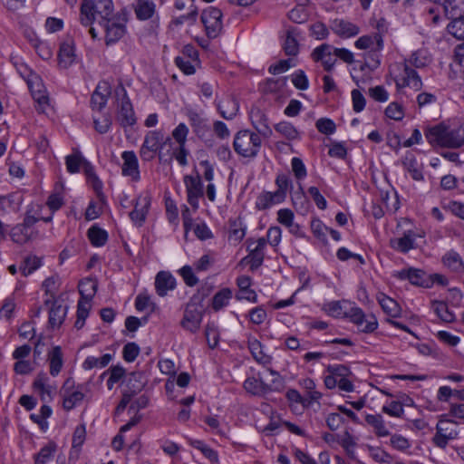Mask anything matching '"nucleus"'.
Segmentation results:
<instances>
[{
	"label": "nucleus",
	"instance_id": "1",
	"mask_svg": "<svg viewBox=\"0 0 464 464\" xmlns=\"http://www.w3.org/2000/svg\"><path fill=\"white\" fill-rule=\"evenodd\" d=\"M322 310L329 316L349 319L362 332H372L378 326L373 315L366 316L361 308L347 300L326 302Z\"/></svg>",
	"mask_w": 464,
	"mask_h": 464
},
{
	"label": "nucleus",
	"instance_id": "2",
	"mask_svg": "<svg viewBox=\"0 0 464 464\" xmlns=\"http://www.w3.org/2000/svg\"><path fill=\"white\" fill-rule=\"evenodd\" d=\"M391 75L395 82L397 92L406 95L407 90L417 92L421 90L423 82L416 71L404 65L391 68Z\"/></svg>",
	"mask_w": 464,
	"mask_h": 464
},
{
	"label": "nucleus",
	"instance_id": "3",
	"mask_svg": "<svg viewBox=\"0 0 464 464\" xmlns=\"http://www.w3.org/2000/svg\"><path fill=\"white\" fill-rule=\"evenodd\" d=\"M404 224L409 225L401 236L392 238L390 245L392 248L401 253H408L420 246V240L424 239L425 233L420 228L414 227L409 220H404Z\"/></svg>",
	"mask_w": 464,
	"mask_h": 464
},
{
	"label": "nucleus",
	"instance_id": "4",
	"mask_svg": "<svg viewBox=\"0 0 464 464\" xmlns=\"http://www.w3.org/2000/svg\"><path fill=\"white\" fill-rule=\"evenodd\" d=\"M113 11L112 1L108 11L103 12V8L97 3H90L89 7L84 10V1L81 5L80 20L84 27L92 26L95 22L105 29H110V16Z\"/></svg>",
	"mask_w": 464,
	"mask_h": 464
},
{
	"label": "nucleus",
	"instance_id": "5",
	"mask_svg": "<svg viewBox=\"0 0 464 464\" xmlns=\"http://www.w3.org/2000/svg\"><path fill=\"white\" fill-rule=\"evenodd\" d=\"M349 371L342 365L329 366L324 373V386L333 390L338 387L340 390L347 392H353L354 386L348 378Z\"/></svg>",
	"mask_w": 464,
	"mask_h": 464
},
{
	"label": "nucleus",
	"instance_id": "6",
	"mask_svg": "<svg viewBox=\"0 0 464 464\" xmlns=\"http://www.w3.org/2000/svg\"><path fill=\"white\" fill-rule=\"evenodd\" d=\"M260 136L249 130L239 131L234 140V148L236 151L246 158L256 156L260 150Z\"/></svg>",
	"mask_w": 464,
	"mask_h": 464
},
{
	"label": "nucleus",
	"instance_id": "7",
	"mask_svg": "<svg viewBox=\"0 0 464 464\" xmlns=\"http://www.w3.org/2000/svg\"><path fill=\"white\" fill-rule=\"evenodd\" d=\"M39 113L47 114L53 109L47 90L42 79L36 75L29 78L26 82Z\"/></svg>",
	"mask_w": 464,
	"mask_h": 464
},
{
	"label": "nucleus",
	"instance_id": "8",
	"mask_svg": "<svg viewBox=\"0 0 464 464\" xmlns=\"http://www.w3.org/2000/svg\"><path fill=\"white\" fill-rule=\"evenodd\" d=\"M425 136L433 146L459 147L460 140L456 139V130H450L442 124L429 128Z\"/></svg>",
	"mask_w": 464,
	"mask_h": 464
},
{
	"label": "nucleus",
	"instance_id": "9",
	"mask_svg": "<svg viewBox=\"0 0 464 464\" xmlns=\"http://www.w3.org/2000/svg\"><path fill=\"white\" fill-rule=\"evenodd\" d=\"M392 277L399 281H409L411 285L430 287L431 279L423 270L414 267H406L401 270H395L392 274Z\"/></svg>",
	"mask_w": 464,
	"mask_h": 464
},
{
	"label": "nucleus",
	"instance_id": "10",
	"mask_svg": "<svg viewBox=\"0 0 464 464\" xmlns=\"http://www.w3.org/2000/svg\"><path fill=\"white\" fill-rule=\"evenodd\" d=\"M175 61L180 71L187 75L194 74L200 66L198 53L191 45H186Z\"/></svg>",
	"mask_w": 464,
	"mask_h": 464
},
{
	"label": "nucleus",
	"instance_id": "11",
	"mask_svg": "<svg viewBox=\"0 0 464 464\" xmlns=\"http://www.w3.org/2000/svg\"><path fill=\"white\" fill-rule=\"evenodd\" d=\"M202 317L201 307L197 304H188L185 309L181 325L185 330L196 333L200 328Z\"/></svg>",
	"mask_w": 464,
	"mask_h": 464
},
{
	"label": "nucleus",
	"instance_id": "12",
	"mask_svg": "<svg viewBox=\"0 0 464 464\" xmlns=\"http://www.w3.org/2000/svg\"><path fill=\"white\" fill-rule=\"evenodd\" d=\"M458 431L456 424L449 420H440L437 424V433L434 437V442L439 447L444 448L448 442L456 439Z\"/></svg>",
	"mask_w": 464,
	"mask_h": 464
},
{
	"label": "nucleus",
	"instance_id": "13",
	"mask_svg": "<svg viewBox=\"0 0 464 464\" xmlns=\"http://www.w3.org/2000/svg\"><path fill=\"white\" fill-rule=\"evenodd\" d=\"M71 381L65 382V392L63 394V406L66 411H71L80 405L85 397V388L82 385L73 386L69 389Z\"/></svg>",
	"mask_w": 464,
	"mask_h": 464
},
{
	"label": "nucleus",
	"instance_id": "14",
	"mask_svg": "<svg viewBox=\"0 0 464 464\" xmlns=\"http://www.w3.org/2000/svg\"><path fill=\"white\" fill-rule=\"evenodd\" d=\"M65 163L68 172L74 174L83 169L90 178L100 183L94 175L92 167L80 153L68 155L65 159ZM98 186L100 187V184Z\"/></svg>",
	"mask_w": 464,
	"mask_h": 464
},
{
	"label": "nucleus",
	"instance_id": "15",
	"mask_svg": "<svg viewBox=\"0 0 464 464\" xmlns=\"http://www.w3.org/2000/svg\"><path fill=\"white\" fill-rule=\"evenodd\" d=\"M184 184L188 194V201L198 209L199 206V199L203 196L202 182L198 177L186 176L184 178Z\"/></svg>",
	"mask_w": 464,
	"mask_h": 464
},
{
	"label": "nucleus",
	"instance_id": "16",
	"mask_svg": "<svg viewBox=\"0 0 464 464\" xmlns=\"http://www.w3.org/2000/svg\"><path fill=\"white\" fill-rule=\"evenodd\" d=\"M295 213L290 208H280L276 212L277 222L286 227L290 234L296 237H304V232L302 227L295 222Z\"/></svg>",
	"mask_w": 464,
	"mask_h": 464
},
{
	"label": "nucleus",
	"instance_id": "17",
	"mask_svg": "<svg viewBox=\"0 0 464 464\" xmlns=\"http://www.w3.org/2000/svg\"><path fill=\"white\" fill-rule=\"evenodd\" d=\"M123 160L121 172L124 177L129 178L132 181H138L140 179L139 161L133 151H124L121 154Z\"/></svg>",
	"mask_w": 464,
	"mask_h": 464
},
{
	"label": "nucleus",
	"instance_id": "18",
	"mask_svg": "<svg viewBox=\"0 0 464 464\" xmlns=\"http://www.w3.org/2000/svg\"><path fill=\"white\" fill-rule=\"evenodd\" d=\"M334 50L329 44H322L313 51L312 58L314 62H320L326 71H331L336 62Z\"/></svg>",
	"mask_w": 464,
	"mask_h": 464
},
{
	"label": "nucleus",
	"instance_id": "19",
	"mask_svg": "<svg viewBox=\"0 0 464 464\" xmlns=\"http://www.w3.org/2000/svg\"><path fill=\"white\" fill-rule=\"evenodd\" d=\"M33 388L43 401L52 399L56 391V386L51 383L48 376L43 372L39 373L34 379Z\"/></svg>",
	"mask_w": 464,
	"mask_h": 464
},
{
	"label": "nucleus",
	"instance_id": "20",
	"mask_svg": "<svg viewBox=\"0 0 464 464\" xmlns=\"http://www.w3.org/2000/svg\"><path fill=\"white\" fill-rule=\"evenodd\" d=\"M58 61L59 66L63 69H67L78 63L79 59L72 41H66L62 44L58 54Z\"/></svg>",
	"mask_w": 464,
	"mask_h": 464
},
{
	"label": "nucleus",
	"instance_id": "21",
	"mask_svg": "<svg viewBox=\"0 0 464 464\" xmlns=\"http://www.w3.org/2000/svg\"><path fill=\"white\" fill-rule=\"evenodd\" d=\"M285 201L283 192H261L255 202V208L257 210H266L273 208L276 205L281 204Z\"/></svg>",
	"mask_w": 464,
	"mask_h": 464
},
{
	"label": "nucleus",
	"instance_id": "22",
	"mask_svg": "<svg viewBox=\"0 0 464 464\" xmlns=\"http://www.w3.org/2000/svg\"><path fill=\"white\" fill-rule=\"evenodd\" d=\"M355 46L358 49L366 50L369 53L381 52L383 48V39L380 34L373 33L360 37L355 42Z\"/></svg>",
	"mask_w": 464,
	"mask_h": 464
},
{
	"label": "nucleus",
	"instance_id": "23",
	"mask_svg": "<svg viewBox=\"0 0 464 464\" xmlns=\"http://www.w3.org/2000/svg\"><path fill=\"white\" fill-rule=\"evenodd\" d=\"M104 376H107V388L109 390H112L115 386H121L125 382L127 379V372L123 366L116 364L110 367L102 374V377Z\"/></svg>",
	"mask_w": 464,
	"mask_h": 464
},
{
	"label": "nucleus",
	"instance_id": "24",
	"mask_svg": "<svg viewBox=\"0 0 464 464\" xmlns=\"http://www.w3.org/2000/svg\"><path fill=\"white\" fill-rule=\"evenodd\" d=\"M150 206V198L149 196H140L137 199L134 209L130 213L131 221L140 227L147 217Z\"/></svg>",
	"mask_w": 464,
	"mask_h": 464
},
{
	"label": "nucleus",
	"instance_id": "25",
	"mask_svg": "<svg viewBox=\"0 0 464 464\" xmlns=\"http://www.w3.org/2000/svg\"><path fill=\"white\" fill-rule=\"evenodd\" d=\"M183 223H184V228L186 234H188L189 231H193L196 236L200 239H207L211 237L212 234L208 227L204 224H197L194 225L192 222V219L188 216V209L186 208V209L183 211Z\"/></svg>",
	"mask_w": 464,
	"mask_h": 464
},
{
	"label": "nucleus",
	"instance_id": "26",
	"mask_svg": "<svg viewBox=\"0 0 464 464\" xmlns=\"http://www.w3.org/2000/svg\"><path fill=\"white\" fill-rule=\"evenodd\" d=\"M176 287V279L166 271L159 272L155 278V288L159 295L165 296Z\"/></svg>",
	"mask_w": 464,
	"mask_h": 464
},
{
	"label": "nucleus",
	"instance_id": "27",
	"mask_svg": "<svg viewBox=\"0 0 464 464\" xmlns=\"http://www.w3.org/2000/svg\"><path fill=\"white\" fill-rule=\"evenodd\" d=\"M50 374L56 377L63 366V353L60 346L52 347L47 353Z\"/></svg>",
	"mask_w": 464,
	"mask_h": 464
},
{
	"label": "nucleus",
	"instance_id": "28",
	"mask_svg": "<svg viewBox=\"0 0 464 464\" xmlns=\"http://www.w3.org/2000/svg\"><path fill=\"white\" fill-rule=\"evenodd\" d=\"M137 19L145 21L153 16L156 5L150 0H136L132 5Z\"/></svg>",
	"mask_w": 464,
	"mask_h": 464
},
{
	"label": "nucleus",
	"instance_id": "29",
	"mask_svg": "<svg viewBox=\"0 0 464 464\" xmlns=\"http://www.w3.org/2000/svg\"><path fill=\"white\" fill-rule=\"evenodd\" d=\"M244 389L246 392L258 396L266 393L270 390L259 375L247 377L244 382Z\"/></svg>",
	"mask_w": 464,
	"mask_h": 464
},
{
	"label": "nucleus",
	"instance_id": "30",
	"mask_svg": "<svg viewBox=\"0 0 464 464\" xmlns=\"http://www.w3.org/2000/svg\"><path fill=\"white\" fill-rule=\"evenodd\" d=\"M218 106L221 115L226 119L234 118L239 111L237 101L230 96L222 98Z\"/></svg>",
	"mask_w": 464,
	"mask_h": 464
},
{
	"label": "nucleus",
	"instance_id": "31",
	"mask_svg": "<svg viewBox=\"0 0 464 464\" xmlns=\"http://www.w3.org/2000/svg\"><path fill=\"white\" fill-rule=\"evenodd\" d=\"M221 18L222 13L217 8L204 11L201 14V21L205 29H220L222 26Z\"/></svg>",
	"mask_w": 464,
	"mask_h": 464
},
{
	"label": "nucleus",
	"instance_id": "32",
	"mask_svg": "<svg viewBox=\"0 0 464 464\" xmlns=\"http://www.w3.org/2000/svg\"><path fill=\"white\" fill-rule=\"evenodd\" d=\"M365 421L373 429V431L377 436L387 437L390 435V430L381 415L367 414L365 416Z\"/></svg>",
	"mask_w": 464,
	"mask_h": 464
},
{
	"label": "nucleus",
	"instance_id": "33",
	"mask_svg": "<svg viewBox=\"0 0 464 464\" xmlns=\"http://www.w3.org/2000/svg\"><path fill=\"white\" fill-rule=\"evenodd\" d=\"M114 355L111 353H105L101 357L88 356L82 363V367L85 371H90L94 368H104L110 364L113 360Z\"/></svg>",
	"mask_w": 464,
	"mask_h": 464
},
{
	"label": "nucleus",
	"instance_id": "34",
	"mask_svg": "<svg viewBox=\"0 0 464 464\" xmlns=\"http://www.w3.org/2000/svg\"><path fill=\"white\" fill-rule=\"evenodd\" d=\"M92 37L100 44L111 45L122 36V31H90Z\"/></svg>",
	"mask_w": 464,
	"mask_h": 464
},
{
	"label": "nucleus",
	"instance_id": "35",
	"mask_svg": "<svg viewBox=\"0 0 464 464\" xmlns=\"http://www.w3.org/2000/svg\"><path fill=\"white\" fill-rule=\"evenodd\" d=\"M377 300L383 312L386 313L389 316L395 318L400 315L401 307L395 300L382 293H380L377 295Z\"/></svg>",
	"mask_w": 464,
	"mask_h": 464
},
{
	"label": "nucleus",
	"instance_id": "36",
	"mask_svg": "<svg viewBox=\"0 0 464 464\" xmlns=\"http://www.w3.org/2000/svg\"><path fill=\"white\" fill-rule=\"evenodd\" d=\"M56 450V443L53 441L48 442L34 455V464H48L53 460Z\"/></svg>",
	"mask_w": 464,
	"mask_h": 464
},
{
	"label": "nucleus",
	"instance_id": "37",
	"mask_svg": "<svg viewBox=\"0 0 464 464\" xmlns=\"http://www.w3.org/2000/svg\"><path fill=\"white\" fill-rule=\"evenodd\" d=\"M232 297L233 291L230 288H222L214 295L211 306L215 311L221 310L229 304Z\"/></svg>",
	"mask_w": 464,
	"mask_h": 464
},
{
	"label": "nucleus",
	"instance_id": "38",
	"mask_svg": "<svg viewBox=\"0 0 464 464\" xmlns=\"http://www.w3.org/2000/svg\"><path fill=\"white\" fill-rule=\"evenodd\" d=\"M442 263L450 270L455 272L464 271V262L456 251L450 250L447 252L442 257Z\"/></svg>",
	"mask_w": 464,
	"mask_h": 464
},
{
	"label": "nucleus",
	"instance_id": "39",
	"mask_svg": "<svg viewBox=\"0 0 464 464\" xmlns=\"http://www.w3.org/2000/svg\"><path fill=\"white\" fill-rule=\"evenodd\" d=\"M67 313V308L58 303H53L51 306L50 312H49V323L53 328L59 327Z\"/></svg>",
	"mask_w": 464,
	"mask_h": 464
},
{
	"label": "nucleus",
	"instance_id": "40",
	"mask_svg": "<svg viewBox=\"0 0 464 464\" xmlns=\"http://www.w3.org/2000/svg\"><path fill=\"white\" fill-rule=\"evenodd\" d=\"M248 348L254 358L261 362L266 363L269 362V356L265 353L262 343L256 337H248Z\"/></svg>",
	"mask_w": 464,
	"mask_h": 464
},
{
	"label": "nucleus",
	"instance_id": "41",
	"mask_svg": "<svg viewBox=\"0 0 464 464\" xmlns=\"http://www.w3.org/2000/svg\"><path fill=\"white\" fill-rule=\"evenodd\" d=\"M88 238L92 246H102L108 240V233L105 229L94 225L88 230Z\"/></svg>",
	"mask_w": 464,
	"mask_h": 464
},
{
	"label": "nucleus",
	"instance_id": "42",
	"mask_svg": "<svg viewBox=\"0 0 464 464\" xmlns=\"http://www.w3.org/2000/svg\"><path fill=\"white\" fill-rule=\"evenodd\" d=\"M53 410L48 405H43L38 413L31 414L30 418L33 421L37 423L43 431L48 430V419L52 416Z\"/></svg>",
	"mask_w": 464,
	"mask_h": 464
},
{
	"label": "nucleus",
	"instance_id": "43",
	"mask_svg": "<svg viewBox=\"0 0 464 464\" xmlns=\"http://www.w3.org/2000/svg\"><path fill=\"white\" fill-rule=\"evenodd\" d=\"M188 441L190 446L201 451V453L213 464H217L218 462V453L202 440L188 439Z\"/></svg>",
	"mask_w": 464,
	"mask_h": 464
},
{
	"label": "nucleus",
	"instance_id": "44",
	"mask_svg": "<svg viewBox=\"0 0 464 464\" xmlns=\"http://www.w3.org/2000/svg\"><path fill=\"white\" fill-rule=\"evenodd\" d=\"M384 114L391 120L401 121L404 119L405 110L402 104L397 102H392L385 108Z\"/></svg>",
	"mask_w": 464,
	"mask_h": 464
},
{
	"label": "nucleus",
	"instance_id": "45",
	"mask_svg": "<svg viewBox=\"0 0 464 464\" xmlns=\"http://www.w3.org/2000/svg\"><path fill=\"white\" fill-rule=\"evenodd\" d=\"M91 307V300L81 298V300L78 302L77 320L75 322L76 327L81 328L83 326L84 322L89 315Z\"/></svg>",
	"mask_w": 464,
	"mask_h": 464
},
{
	"label": "nucleus",
	"instance_id": "46",
	"mask_svg": "<svg viewBox=\"0 0 464 464\" xmlns=\"http://www.w3.org/2000/svg\"><path fill=\"white\" fill-rule=\"evenodd\" d=\"M432 309L443 322L450 323L455 320V314L450 311L448 305L443 302H433Z\"/></svg>",
	"mask_w": 464,
	"mask_h": 464
},
{
	"label": "nucleus",
	"instance_id": "47",
	"mask_svg": "<svg viewBox=\"0 0 464 464\" xmlns=\"http://www.w3.org/2000/svg\"><path fill=\"white\" fill-rule=\"evenodd\" d=\"M97 284L92 279H83L79 285V291L82 299L92 300L96 293Z\"/></svg>",
	"mask_w": 464,
	"mask_h": 464
},
{
	"label": "nucleus",
	"instance_id": "48",
	"mask_svg": "<svg viewBox=\"0 0 464 464\" xmlns=\"http://www.w3.org/2000/svg\"><path fill=\"white\" fill-rule=\"evenodd\" d=\"M13 63L16 68L17 72L26 82H28L29 78H33V76L37 75L29 68L22 57H13Z\"/></svg>",
	"mask_w": 464,
	"mask_h": 464
},
{
	"label": "nucleus",
	"instance_id": "49",
	"mask_svg": "<svg viewBox=\"0 0 464 464\" xmlns=\"http://www.w3.org/2000/svg\"><path fill=\"white\" fill-rule=\"evenodd\" d=\"M130 13L126 9H121L117 14L110 16V29H123L129 20Z\"/></svg>",
	"mask_w": 464,
	"mask_h": 464
},
{
	"label": "nucleus",
	"instance_id": "50",
	"mask_svg": "<svg viewBox=\"0 0 464 464\" xmlns=\"http://www.w3.org/2000/svg\"><path fill=\"white\" fill-rule=\"evenodd\" d=\"M437 339L449 347H456L460 343V337L449 331L440 330L435 334Z\"/></svg>",
	"mask_w": 464,
	"mask_h": 464
},
{
	"label": "nucleus",
	"instance_id": "51",
	"mask_svg": "<svg viewBox=\"0 0 464 464\" xmlns=\"http://www.w3.org/2000/svg\"><path fill=\"white\" fill-rule=\"evenodd\" d=\"M276 130L281 135L289 140H296L299 137V132L295 127L290 122L282 121L276 124Z\"/></svg>",
	"mask_w": 464,
	"mask_h": 464
},
{
	"label": "nucleus",
	"instance_id": "52",
	"mask_svg": "<svg viewBox=\"0 0 464 464\" xmlns=\"http://www.w3.org/2000/svg\"><path fill=\"white\" fill-rule=\"evenodd\" d=\"M158 149V138L155 134L148 135L145 138L140 153L144 157L150 158Z\"/></svg>",
	"mask_w": 464,
	"mask_h": 464
},
{
	"label": "nucleus",
	"instance_id": "53",
	"mask_svg": "<svg viewBox=\"0 0 464 464\" xmlns=\"http://www.w3.org/2000/svg\"><path fill=\"white\" fill-rule=\"evenodd\" d=\"M246 227L241 222H233L228 233V239L231 242L238 243L246 236Z\"/></svg>",
	"mask_w": 464,
	"mask_h": 464
},
{
	"label": "nucleus",
	"instance_id": "54",
	"mask_svg": "<svg viewBox=\"0 0 464 464\" xmlns=\"http://www.w3.org/2000/svg\"><path fill=\"white\" fill-rule=\"evenodd\" d=\"M291 82L298 90L305 91L309 88L308 77L302 70H297L291 74Z\"/></svg>",
	"mask_w": 464,
	"mask_h": 464
},
{
	"label": "nucleus",
	"instance_id": "55",
	"mask_svg": "<svg viewBox=\"0 0 464 464\" xmlns=\"http://www.w3.org/2000/svg\"><path fill=\"white\" fill-rule=\"evenodd\" d=\"M16 307L15 300L13 296H8L4 300L0 308V318L9 320L14 315Z\"/></svg>",
	"mask_w": 464,
	"mask_h": 464
},
{
	"label": "nucleus",
	"instance_id": "56",
	"mask_svg": "<svg viewBox=\"0 0 464 464\" xmlns=\"http://www.w3.org/2000/svg\"><path fill=\"white\" fill-rule=\"evenodd\" d=\"M166 214L170 223L178 225L179 221V209L175 201L169 197H165Z\"/></svg>",
	"mask_w": 464,
	"mask_h": 464
},
{
	"label": "nucleus",
	"instance_id": "57",
	"mask_svg": "<svg viewBox=\"0 0 464 464\" xmlns=\"http://www.w3.org/2000/svg\"><path fill=\"white\" fill-rule=\"evenodd\" d=\"M382 412L391 417L400 418L404 413L403 405L395 401L385 403L382 408Z\"/></svg>",
	"mask_w": 464,
	"mask_h": 464
},
{
	"label": "nucleus",
	"instance_id": "58",
	"mask_svg": "<svg viewBox=\"0 0 464 464\" xmlns=\"http://www.w3.org/2000/svg\"><path fill=\"white\" fill-rule=\"evenodd\" d=\"M42 266V261L37 256L27 257L21 266V272L24 276H27L33 274Z\"/></svg>",
	"mask_w": 464,
	"mask_h": 464
},
{
	"label": "nucleus",
	"instance_id": "59",
	"mask_svg": "<svg viewBox=\"0 0 464 464\" xmlns=\"http://www.w3.org/2000/svg\"><path fill=\"white\" fill-rule=\"evenodd\" d=\"M154 304L151 301L150 296L146 293H141L137 295L135 299V307L140 312H144L147 310H153Z\"/></svg>",
	"mask_w": 464,
	"mask_h": 464
},
{
	"label": "nucleus",
	"instance_id": "60",
	"mask_svg": "<svg viewBox=\"0 0 464 464\" xmlns=\"http://www.w3.org/2000/svg\"><path fill=\"white\" fill-rule=\"evenodd\" d=\"M267 318V313L262 306H256L249 310L248 319L254 324H261Z\"/></svg>",
	"mask_w": 464,
	"mask_h": 464
},
{
	"label": "nucleus",
	"instance_id": "61",
	"mask_svg": "<svg viewBox=\"0 0 464 464\" xmlns=\"http://www.w3.org/2000/svg\"><path fill=\"white\" fill-rule=\"evenodd\" d=\"M266 240L273 247H278L282 241V229L277 226H271L266 231Z\"/></svg>",
	"mask_w": 464,
	"mask_h": 464
},
{
	"label": "nucleus",
	"instance_id": "62",
	"mask_svg": "<svg viewBox=\"0 0 464 464\" xmlns=\"http://www.w3.org/2000/svg\"><path fill=\"white\" fill-rule=\"evenodd\" d=\"M188 128L185 123H179L172 131V137L179 147H185Z\"/></svg>",
	"mask_w": 464,
	"mask_h": 464
},
{
	"label": "nucleus",
	"instance_id": "63",
	"mask_svg": "<svg viewBox=\"0 0 464 464\" xmlns=\"http://www.w3.org/2000/svg\"><path fill=\"white\" fill-rule=\"evenodd\" d=\"M249 117L252 121L253 125L256 129H261L263 127H266L267 121L266 115L263 113L261 110L256 107L251 108L249 111Z\"/></svg>",
	"mask_w": 464,
	"mask_h": 464
},
{
	"label": "nucleus",
	"instance_id": "64",
	"mask_svg": "<svg viewBox=\"0 0 464 464\" xmlns=\"http://www.w3.org/2000/svg\"><path fill=\"white\" fill-rule=\"evenodd\" d=\"M315 126L317 130L324 134L331 135L335 132V123L329 118H321L317 120Z\"/></svg>",
	"mask_w": 464,
	"mask_h": 464
}]
</instances>
